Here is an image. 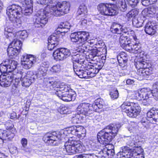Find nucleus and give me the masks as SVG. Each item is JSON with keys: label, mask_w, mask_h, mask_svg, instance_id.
I'll use <instances>...</instances> for the list:
<instances>
[{"label": "nucleus", "mask_w": 158, "mask_h": 158, "mask_svg": "<svg viewBox=\"0 0 158 158\" xmlns=\"http://www.w3.org/2000/svg\"><path fill=\"white\" fill-rule=\"evenodd\" d=\"M61 135L57 134L56 132L51 133H48L45 135L43 138V139L45 143L50 145H53L54 142L58 140L62 139Z\"/></svg>", "instance_id": "4468645a"}, {"label": "nucleus", "mask_w": 158, "mask_h": 158, "mask_svg": "<svg viewBox=\"0 0 158 158\" xmlns=\"http://www.w3.org/2000/svg\"><path fill=\"white\" fill-rule=\"evenodd\" d=\"M17 64L16 61L8 60V72H11L15 70L16 68Z\"/></svg>", "instance_id": "e433bc0d"}, {"label": "nucleus", "mask_w": 158, "mask_h": 158, "mask_svg": "<svg viewBox=\"0 0 158 158\" xmlns=\"http://www.w3.org/2000/svg\"><path fill=\"white\" fill-rule=\"evenodd\" d=\"M137 74L138 76L143 79L144 77H146L152 73V70L151 68H149L145 67V68L140 69L137 71Z\"/></svg>", "instance_id": "b1692460"}, {"label": "nucleus", "mask_w": 158, "mask_h": 158, "mask_svg": "<svg viewBox=\"0 0 158 158\" xmlns=\"http://www.w3.org/2000/svg\"><path fill=\"white\" fill-rule=\"evenodd\" d=\"M51 0H38L37 1V3L39 4V6H41L43 5H46V4L48 2L50 4H50L49 2Z\"/></svg>", "instance_id": "4d7b16f0"}, {"label": "nucleus", "mask_w": 158, "mask_h": 158, "mask_svg": "<svg viewBox=\"0 0 158 158\" xmlns=\"http://www.w3.org/2000/svg\"><path fill=\"white\" fill-rule=\"evenodd\" d=\"M6 130L0 129V147L2 145L4 140H10L14 138L15 129L10 121H8L5 124Z\"/></svg>", "instance_id": "1a4fd4ad"}, {"label": "nucleus", "mask_w": 158, "mask_h": 158, "mask_svg": "<svg viewBox=\"0 0 158 158\" xmlns=\"http://www.w3.org/2000/svg\"><path fill=\"white\" fill-rule=\"evenodd\" d=\"M53 56L55 59L57 61L64 60L60 48H57L54 52Z\"/></svg>", "instance_id": "72a5a7b5"}, {"label": "nucleus", "mask_w": 158, "mask_h": 158, "mask_svg": "<svg viewBox=\"0 0 158 158\" xmlns=\"http://www.w3.org/2000/svg\"><path fill=\"white\" fill-rule=\"evenodd\" d=\"M79 158H98L96 156L93 154H82L78 155Z\"/></svg>", "instance_id": "603ef678"}, {"label": "nucleus", "mask_w": 158, "mask_h": 158, "mask_svg": "<svg viewBox=\"0 0 158 158\" xmlns=\"http://www.w3.org/2000/svg\"><path fill=\"white\" fill-rule=\"evenodd\" d=\"M143 152V150L140 146L134 147L129 153L130 158H144V156L141 154Z\"/></svg>", "instance_id": "a211bd4d"}, {"label": "nucleus", "mask_w": 158, "mask_h": 158, "mask_svg": "<svg viewBox=\"0 0 158 158\" xmlns=\"http://www.w3.org/2000/svg\"><path fill=\"white\" fill-rule=\"evenodd\" d=\"M69 87L66 85L57 88L55 94L63 101L69 102L75 99V95L69 93Z\"/></svg>", "instance_id": "9d476101"}, {"label": "nucleus", "mask_w": 158, "mask_h": 158, "mask_svg": "<svg viewBox=\"0 0 158 158\" xmlns=\"http://www.w3.org/2000/svg\"><path fill=\"white\" fill-rule=\"evenodd\" d=\"M12 80V77L10 74H2L0 76V85L2 87H6L10 86Z\"/></svg>", "instance_id": "6ab92c4d"}, {"label": "nucleus", "mask_w": 158, "mask_h": 158, "mask_svg": "<svg viewBox=\"0 0 158 158\" xmlns=\"http://www.w3.org/2000/svg\"><path fill=\"white\" fill-rule=\"evenodd\" d=\"M130 42L128 37L125 35L123 34L121 35L119 38V43L121 46L122 48L126 47L128 46V42Z\"/></svg>", "instance_id": "c756f323"}, {"label": "nucleus", "mask_w": 158, "mask_h": 158, "mask_svg": "<svg viewBox=\"0 0 158 158\" xmlns=\"http://www.w3.org/2000/svg\"><path fill=\"white\" fill-rule=\"evenodd\" d=\"M144 22V20L141 18H138V19L135 18L133 20V25L137 28H139L142 26V25Z\"/></svg>", "instance_id": "79ce46f5"}, {"label": "nucleus", "mask_w": 158, "mask_h": 158, "mask_svg": "<svg viewBox=\"0 0 158 158\" xmlns=\"http://www.w3.org/2000/svg\"><path fill=\"white\" fill-rule=\"evenodd\" d=\"M135 65L136 69H138V71L140 69L146 67L147 64L143 59L141 58L135 62Z\"/></svg>", "instance_id": "2f4dec72"}, {"label": "nucleus", "mask_w": 158, "mask_h": 158, "mask_svg": "<svg viewBox=\"0 0 158 158\" xmlns=\"http://www.w3.org/2000/svg\"><path fill=\"white\" fill-rule=\"evenodd\" d=\"M147 117L149 118L148 120L152 121L153 123L158 125V110L153 108L147 114Z\"/></svg>", "instance_id": "aec40b11"}, {"label": "nucleus", "mask_w": 158, "mask_h": 158, "mask_svg": "<svg viewBox=\"0 0 158 158\" xmlns=\"http://www.w3.org/2000/svg\"><path fill=\"white\" fill-rule=\"evenodd\" d=\"M142 14L144 17H154L158 20V7L157 6H152L150 8L143 9Z\"/></svg>", "instance_id": "2eb2a0df"}, {"label": "nucleus", "mask_w": 158, "mask_h": 158, "mask_svg": "<svg viewBox=\"0 0 158 158\" xmlns=\"http://www.w3.org/2000/svg\"><path fill=\"white\" fill-rule=\"evenodd\" d=\"M67 23L66 22L64 23H60V25L58 26V29H69L70 28L69 26H68L66 24Z\"/></svg>", "instance_id": "680f3d73"}, {"label": "nucleus", "mask_w": 158, "mask_h": 158, "mask_svg": "<svg viewBox=\"0 0 158 158\" xmlns=\"http://www.w3.org/2000/svg\"><path fill=\"white\" fill-rule=\"evenodd\" d=\"M72 60L74 63H82L83 64L85 60L84 57L82 55H80L79 54H77L72 56Z\"/></svg>", "instance_id": "f704fd0d"}, {"label": "nucleus", "mask_w": 158, "mask_h": 158, "mask_svg": "<svg viewBox=\"0 0 158 158\" xmlns=\"http://www.w3.org/2000/svg\"><path fill=\"white\" fill-rule=\"evenodd\" d=\"M8 60L6 59L0 64V71L2 73L8 72Z\"/></svg>", "instance_id": "58836bf2"}, {"label": "nucleus", "mask_w": 158, "mask_h": 158, "mask_svg": "<svg viewBox=\"0 0 158 158\" xmlns=\"http://www.w3.org/2000/svg\"><path fill=\"white\" fill-rule=\"evenodd\" d=\"M7 32H8L7 35L10 40V38H11L15 37L19 38V37L21 39H24L27 37L28 35V33L25 30L20 31L15 33H11L7 30Z\"/></svg>", "instance_id": "4be33fe9"}, {"label": "nucleus", "mask_w": 158, "mask_h": 158, "mask_svg": "<svg viewBox=\"0 0 158 158\" xmlns=\"http://www.w3.org/2000/svg\"><path fill=\"white\" fill-rule=\"evenodd\" d=\"M26 73H23L20 71H18V72L14 71L13 75L11 76L12 77V79H22Z\"/></svg>", "instance_id": "c03bdc74"}, {"label": "nucleus", "mask_w": 158, "mask_h": 158, "mask_svg": "<svg viewBox=\"0 0 158 158\" xmlns=\"http://www.w3.org/2000/svg\"><path fill=\"white\" fill-rule=\"evenodd\" d=\"M119 127V125L117 124H112L106 126L98 133V141L103 144H108L117 135Z\"/></svg>", "instance_id": "f03ea898"}, {"label": "nucleus", "mask_w": 158, "mask_h": 158, "mask_svg": "<svg viewBox=\"0 0 158 158\" xmlns=\"http://www.w3.org/2000/svg\"><path fill=\"white\" fill-rule=\"evenodd\" d=\"M17 37L12 38H10V40H13L12 42L10 44V45L12 46L13 47H15L17 49L20 50L22 46V43L21 42L17 39Z\"/></svg>", "instance_id": "7c9ffc66"}, {"label": "nucleus", "mask_w": 158, "mask_h": 158, "mask_svg": "<svg viewBox=\"0 0 158 158\" xmlns=\"http://www.w3.org/2000/svg\"><path fill=\"white\" fill-rule=\"evenodd\" d=\"M60 48L64 60L71 55V52L69 49L65 48Z\"/></svg>", "instance_id": "49530a36"}, {"label": "nucleus", "mask_w": 158, "mask_h": 158, "mask_svg": "<svg viewBox=\"0 0 158 158\" xmlns=\"http://www.w3.org/2000/svg\"><path fill=\"white\" fill-rule=\"evenodd\" d=\"M37 59V58L33 55H23L21 59V64L24 68L29 69L34 65Z\"/></svg>", "instance_id": "ddd939ff"}, {"label": "nucleus", "mask_w": 158, "mask_h": 158, "mask_svg": "<svg viewBox=\"0 0 158 158\" xmlns=\"http://www.w3.org/2000/svg\"><path fill=\"white\" fill-rule=\"evenodd\" d=\"M65 148L66 152L69 155L81 153L89 150L79 141L70 139L65 143Z\"/></svg>", "instance_id": "0eeeda50"}, {"label": "nucleus", "mask_w": 158, "mask_h": 158, "mask_svg": "<svg viewBox=\"0 0 158 158\" xmlns=\"http://www.w3.org/2000/svg\"><path fill=\"white\" fill-rule=\"evenodd\" d=\"M128 4L132 7L135 6L139 2V0H127Z\"/></svg>", "instance_id": "6e6d98bb"}, {"label": "nucleus", "mask_w": 158, "mask_h": 158, "mask_svg": "<svg viewBox=\"0 0 158 158\" xmlns=\"http://www.w3.org/2000/svg\"><path fill=\"white\" fill-rule=\"evenodd\" d=\"M22 13V8L18 5L13 4L8 6L6 9V14L10 21L17 27L21 25L19 18Z\"/></svg>", "instance_id": "39448f33"}, {"label": "nucleus", "mask_w": 158, "mask_h": 158, "mask_svg": "<svg viewBox=\"0 0 158 158\" xmlns=\"http://www.w3.org/2000/svg\"><path fill=\"white\" fill-rule=\"evenodd\" d=\"M56 45L55 44H52L48 42V50H52Z\"/></svg>", "instance_id": "338daca9"}, {"label": "nucleus", "mask_w": 158, "mask_h": 158, "mask_svg": "<svg viewBox=\"0 0 158 158\" xmlns=\"http://www.w3.org/2000/svg\"><path fill=\"white\" fill-rule=\"evenodd\" d=\"M110 94L111 98L113 100L117 98L118 96V93L117 90L111 92Z\"/></svg>", "instance_id": "5fc2aeb1"}, {"label": "nucleus", "mask_w": 158, "mask_h": 158, "mask_svg": "<svg viewBox=\"0 0 158 158\" xmlns=\"http://www.w3.org/2000/svg\"><path fill=\"white\" fill-rule=\"evenodd\" d=\"M61 71V66L59 64L53 65L50 69V71L53 73H59Z\"/></svg>", "instance_id": "de8ad7c7"}, {"label": "nucleus", "mask_w": 158, "mask_h": 158, "mask_svg": "<svg viewBox=\"0 0 158 158\" xmlns=\"http://www.w3.org/2000/svg\"><path fill=\"white\" fill-rule=\"evenodd\" d=\"M132 149H130L129 148L124 146L122 148V150H120L117 155V158H130L129 153Z\"/></svg>", "instance_id": "5701e85b"}, {"label": "nucleus", "mask_w": 158, "mask_h": 158, "mask_svg": "<svg viewBox=\"0 0 158 158\" xmlns=\"http://www.w3.org/2000/svg\"><path fill=\"white\" fill-rule=\"evenodd\" d=\"M50 14L47 12V10L41 9L38 11L34 25L35 27H43L48 22L47 16L50 15Z\"/></svg>", "instance_id": "9b49d317"}, {"label": "nucleus", "mask_w": 158, "mask_h": 158, "mask_svg": "<svg viewBox=\"0 0 158 158\" xmlns=\"http://www.w3.org/2000/svg\"><path fill=\"white\" fill-rule=\"evenodd\" d=\"M134 98L138 100H143L142 104L148 106L150 104V100L152 96L154 98L158 99V83H156L152 85V89L149 88H143L139 92H136L133 94Z\"/></svg>", "instance_id": "f257e3e1"}, {"label": "nucleus", "mask_w": 158, "mask_h": 158, "mask_svg": "<svg viewBox=\"0 0 158 158\" xmlns=\"http://www.w3.org/2000/svg\"><path fill=\"white\" fill-rule=\"evenodd\" d=\"M138 12V10L135 9H133L126 14V18H127L128 20H129L132 18L134 17L137 15Z\"/></svg>", "instance_id": "37998d69"}, {"label": "nucleus", "mask_w": 158, "mask_h": 158, "mask_svg": "<svg viewBox=\"0 0 158 158\" xmlns=\"http://www.w3.org/2000/svg\"><path fill=\"white\" fill-rule=\"evenodd\" d=\"M127 55L124 52H121L117 56L119 65L120 66L125 65L127 60Z\"/></svg>", "instance_id": "a878e982"}, {"label": "nucleus", "mask_w": 158, "mask_h": 158, "mask_svg": "<svg viewBox=\"0 0 158 158\" xmlns=\"http://www.w3.org/2000/svg\"><path fill=\"white\" fill-rule=\"evenodd\" d=\"M21 3L23 7H25L23 10H22V14L26 15H29L32 12L33 2L31 0H20Z\"/></svg>", "instance_id": "dca6fc26"}, {"label": "nucleus", "mask_w": 158, "mask_h": 158, "mask_svg": "<svg viewBox=\"0 0 158 158\" xmlns=\"http://www.w3.org/2000/svg\"><path fill=\"white\" fill-rule=\"evenodd\" d=\"M122 26L119 24L114 23L110 28V31L113 33L121 34V29Z\"/></svg>", "instance_id": "c85d7f7f"}, {"label": "nucleus", "mask_w": 158, "mask_h": 158, "mask_svg": "<svg viewBox=\"0 0 158 158\" xmlns=\"http://www.w3.org/2000/svg\"><path fill=\"white\" fill-rule=\"evenodd\" d=\"M104 105L103 100L101 98L96 100L92 105L88 103H83L80 104L77 107L78 113L85 116H92L94 110H97V108H102Z\"/></svg>", "instance_id": "20e7f679"}, {"label": "nucleus", "mask_w": 158, "mask_h": 158, "mask_svg": "<svg viewBox=\"0 0 158 158\" xmlns=\"http://www.w3.org/2000/svg\"><path fill=\"white\" fill-rule=\"evenodd\" d=\"M99 70L98 69H96L93 66L90 70H89L88 73L89 75V77H94L96 74L99 72Z\"/></svg>", "instance_id": "09e8293b"}, {"label": "nucleus", "mask_w": 158, "mask_h": 158, "mask_svg": "<svg viewBox=\"0 0 158 158\" xmlns=\"http://www.w3.org/2000/svg\"><path fill=\"white\" fill-rule=\"evenodd\" d=\"M46 83L47 86H50L54 85L55 83V82L53 81H51L50 79H48Z\"/></svg>", "instance_id": "774afa93"}, {"label": "nucleus", "mask_w": 158, "mask_h": 158, "mask_svg": "<svg viewBox=\"0 0 158 158\" xmlns=\"http://www.w3.org/2000/svg\"><path fill=\"white\" fill-rule=\"evenodd\" d=\"M84 67L82 63H74L73 64L74 71L77 75V73L83 69Z\"/></svg>", "instance_id": "a18cd8bd"}, {"label": "nucleus", "mask_w": 158, "mask_h": 158, "mask_svg": "<svg viewBox=\"0 0 158 158\" xmlns=\"http://www.w3.org/2000/svg\"><path fill=\"white\" fill-rule=\"evenodd\" d=\"M86 6L83 4L81 5L77 12V14L79 15H86L87 12Z\"/></svg>", "instance_id": "a19ab883"}, {"label": "nucleus", "mask_w": 158, "mask_h": 158, "mask_svg": "<svg viewBox=\"0 0 158 158\" xmlns=\"http://www.w3.org/2000/svg\"><path fill=\"white\" fill-rule=\"evenodd\" d=\"M127 35L129 36L130 39H133L135 40H136L137 39L135 33L134 31L132 30L129 29V31Z\"/></svg>", "instance_id": "864d4df0"}, {"label": "nucleus", "mask_w": 158, "mask_h": 158, "mask_svg": "<svg viewBox=\"0 0 158 158\" xmlns=\"http://www.w3.org/2000/svg\"><path fill=\"white\" fill-rule=\"evenodd\" d=\"M71 129H72V128ZM81 129L80 127H76V128H74L73 130H71V133L72 134H75V135H80L81 134Z\"/></svg>", "instance_id": "13d9d810"}, {"label": "nucleus", "mask_w": 158, "mask_h": 158, "mask_svg": "<svg viewBox=\"0 0 158 158\" xmlns=\"http://www.w3.org/2000/svg\"><path fill=\"white\" fill-rule=\"evenodd\" d=\"M32 73L28 72L25 74L23 78H22L21 81L22 85L25 87H29L34 81V78L33 75L31 76Z\"/></svg>", "instance_id": "412c9836"}, {"label": "nucleus", "mask_w": 158, "mask_h": 158, "mask_svg": "<svg viewBox=\"0 0 158 158\" xmlns=\"http://www.w3.org/2000/svg\"><path fill=\"white\" fill-rule=\"evenodd\" d=\"M115 6L117 8L124 12L127 9V5L125 0H117Z\"/></svg>", "instance_id": "cd10ccee"}, {"label": "nucleus", "mask_w": 158, "mask_h": 158, "mask_svg": "<svg viewBox=\"0 0 158 158\" xmlns=\"http://www.w3.org/2000/svg\"><path fill=\"white\" fill-rule=\"evenodd\" d=\"M85 43V45L88 46H94L98 48L93 50L89 54V57L92 60L98 62L100 58L103 57V56L101 57L103 54L101 50H103L102 47L104 45L102 40L92 39L87 40Z\"/></svg>", "instance_id": "423d86ee"}, {"label": "nucleus", "mask_w": 158, "mask_h": 158, "mask_svg": "<svg viewBox=\"0 0 158 158\" xmlns=\"http://www.w3.org/2000/svg\"><path fill=\"white\" fill-rule=\"evenodd\" d=\"M158 25L152 22L147 23L145 27V31L148 35H153L157 33Z\"/></svg>", "instance_id": "f3484780"}, {"label": "nucleus", "mask_w": 158, "mask_h": 158, "mask_svg": "<svg viewBox=\"0 0 158 158\" xmlns=\"http://www.w3.org/2000/svg\"><path fill=\"white\" fill-rule=\"evenodd\" d=\"M126 143L128 145L132 147L135 145L137 140L134 135L127 137L126 138Z\"/></svg>", "instance_id": "ea45409f"}, {"label": "nucleus", "mask_w": 158, "mask_h": 158, "mask_svg": "<svg viewBox=\"0 0 158 158\" xmlns=\"http://www.w3.org/2000/svg\"><path fill=\"white\" fill-rule=\"evenodd\" d=\"M118 9L114 4H109L108 7V15H114L118 13Z\"/></svg>", "instance_id": "473e14b6"}, {"label": "nucleus", "mask_w": 158, "mask_h": 158, "mask_svg": "<svg viewBox=\"0 0 158 158\" xmlns=\"http://www.w3.org/2000/svg\"><path fill=\"white\" fill-rule=\"evenodd\" d=\"M83 66L84 67L83 69H84V70H86L87 71H88L89 70H90L93 66V65H89V64L87 65L85 64H84V63L83 64Z\"/></svg>", "instance_id": "e2e57ef3"}, {"label": "nucleus", "mask_w": 158, "mask_h": 158, "mask_svg": "<svg viewBox=\"0 0 158 158\" xmlns=\"http://www.w3.org/2000/svg\"><path fill=\"white\" fill-rule=\"evenodd\" d=\"M157 1V0H141L142 4L145 6H148L150 4L153 3Z\"/></svg>", "instance_id": "3c124183"}, {"label": "nucleus", "mask_w": 158, "mask_h": 158, "mask_svg": "<svg viewBox=\"0 0 158 158\" xmlns=\"http://www.w3.org/2000/svg\"><path fill=\"white\" fill-rule=\"evenodd\" d=\"M19 52L20 50L10 45L7 49L8 55L11 58L16 56L19 54Z\"/></svg>", "instance_id": "393cba45"}, {"label": "nucleus", "mask_w": 158, "mask_h": 158, "mask_svg": "<svg viewBox=\"0 0 158 158\" xmlns=\"http://www.w3.org/2000/svg\"><path fill=\"white\" fill-rule=\"evenodd\" d=\"M59 37L58 35H51L48 38V42L52 44L57 45L59 44Z\"/></svg>", "instance_id": "4c0bfd02"}, {"label": "nucleus", "mask_w": 158, "mask_h": 158, "mask_svg": "<svg viewBox=\"0 0 158 158\" xmlns=\"http://www.w3.org/2000/svg\"><path fill=\"white\" fill-rule=\"evenodd\" d=\"M114 149H107L106 152L107 155L109 156V158H111L114 155Z\"/></svg>", "instance_id": "bf43d9fd"}, {"label": "nucleus", "mask_w": 158, "mask_h": 158, "mask_svg": "<svg viewBox=\"0 0 158 158\" xmlns=\"http://www.w3.org/2000/svg\"><path fill=\"white\" fill-rule=\"evenodd\" d=\"M122 111L125 112L129 117L134 118L140 111V107L138 103L125 101L121 106Z\"/></svg>", "instance_id": "6e6552de"}, {"label": "nucleus", "mask_w": 158, "mask_h": 158, "mask_svg": "<svg viewBox=\"0 0 158 158\" xmlns=\"http://www.w3.org/2000/svg\"><path fill=\"white\" fill-rule=\"evenodd\" d=\"M109 5L107 3H101L99 5L98 9L100 13L102 15L108 16Z\"/></svg>", "instance_id": "bb28decb"}, {"label": "nucleus", "mask_w": 158, "mask_h": 158, "mask_svg": "<svg viewBox=\"0 0 158 158\" xmlns=\"http://www.w3.org/2000/svg\"><path fill=\"white\" fill-rule=\"evenodd\" d=\"M88 18L86 17H85L83 19H81V24L83 25L86 24L88 22Z\"/></svg>", "instance_id": "69168bd1"}, {"label": "nucleus", "mask_w": 158, "mask_h": 158, "mask_svg": "<svg viewBox=\"0 0 158 158\" xmlns=\"http://www.w3.org/2000/svg\"><path fill=\"white\" fill-rule=\"evenodd\" d=\"M48 66V64L46 63H43L39 68L38 73L42 74L43 76H45Z\"/></svg>", "instance_id": "c9c22d12"}, {"label": "nucleus", "mask_w": 158, "mask_h": 158, "mask_svg": "<svg viewBox=\"0 0 158 158\" xmlns=\"http://www.w3.org/2000/svg\"><path fill=\"white\" fill-rule=\"evenodd\" d=\"M89 33L85 32H78L72 33L71 34L70 37L71 40L73 43L79 42V43H83V47L85 44V42H87L89 38Z\"/></svg>", "instance_id": "f8f14e48"}, {"label": "nucleus", "mask_w": 158, "mask_h": 158, "mask_svg": "<svg viewBox=\"0 0 158 158\" xmlns=\"http://www.w3.org/2000/svg\"><path fill=\"white\" fill-rule=\"evenodd\" d=\"M10 152L12 154H17L18 153V151L17 147L14 146L9 148Z\"/></svg>", "instance_id": "052dcab7"}, {"label": "nucleus", "mask_w": 158, "mask_h": 158, "mask_svg": "<svg viewBox=\"0 0 158 158\" xmlns=\"http://www.w3.org/2000/svg\"><path fill=\"white\" fill-rule=\"evenodd\" d=\"M77 75L80 78H85L87 77H89V76L88 71L84 70L83 69L82 71L77 73Z\"/></svg>", "instance_id": "8fccbe9b"}, {"label": "nucleus", "mask_w": 158, "mask_h": 158, "mask_svg": "<svg viewBox=\"0 0 158 158\" xmlns=\"http://www.w3.org/2000/svg\"><path fill=\"white\" fill-rule=\"evenodd\" d=\"M21 143L23 146L24 148H25L27 145V140L26 139L23 138L21 140Z\"/></svg>", "instance_id": "0e129e2a"}, {"label": "nucleus", "mask_w": 158, "mask_h": 158, "mask_svg": "<svg viewBox=\"0 0 158 158\" xmlns=\"http://www.w3.org/2000/svg\"><path fill=\"white\" fill-rule=\"evenodd\" d=\"M49 2L51 5H48L45 7L50 15L60 16L68 13L70 10V4L69 2L63 1L55 3L53 0Z\"/></svg>", "instance_id": "7ed1b4c3"}]
</instances>
